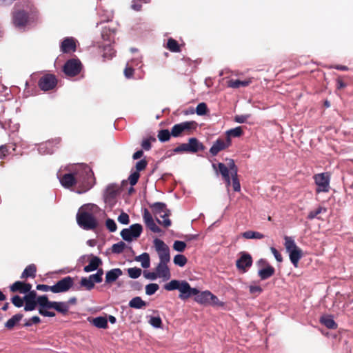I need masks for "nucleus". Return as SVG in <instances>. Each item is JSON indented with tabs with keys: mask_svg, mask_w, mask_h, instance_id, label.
<instances>
[{
	"mask_svg": "<svg viewBox=\"0 0 353 353\" xmlns=\"http://www.w3.org/2000/svg\"><path fill=\"white\" fill-rule=\"evenodd\" d=\"M189 152L195 153L199 150H203L204 145L202 143L199 142L196 138H190L188 140Z\"/></svg>",
	"mask_w": 353,
	"mask_h": 353,
	"instance_id": "4be33fe9",
	"label": "nucleus"
},
{
	"mask_svg": "<svg viewBox=\"0 0 353 353\" xmlns=\"http://www.w3.org/2000/svg\"><path fill=\"white\" fill-rule=\"evenodd\" d=\"M242 236L247 239H261L264 238V235L259 232L248 230L242 234Z\"/></svg>",
	"mask_w": 353,
	"mask_h": 353,
	"instance_id": "ea45409f",
	"label": "nucleus"
},
{
	"mask_svg": "<svg viewBox=\"0 0 353 353\" xmlns=\"http://www.w3.org/2000/svg\"><path fill=\"white\" fill-rule=\"evenodd\" d=\"M82 69V64L78 59H72L66 61L63 66V72L68 77L77 75Z\"/></svg>",
	"mask_w": 353,
	"mask_h": 353,
	"instance_id": "1a4fd4ad",
	"label": "nucleus"
},
{
	"mask_svg": "<svg viewBox=\"0 0 353 353\" xmlns=\"http://www.w3.org/2000/svg\"><path fill=\"white\" fill-rule=\"evenodd\" d=\"M158 253L160 262L169 263L170 261L169 247L161 239H155L153 241Z\"/></svg>",
	"mask_w": 353,
	"mask_h": 353,
	"instance_id": "6e6552de",
	"label": "nucleus"
},
{
	"mask_svg": "<svg viewBox=\"0 0 353 353\" xmlns=\"http://www.w3.org/2000/svg\"><path fill=\"white\" fill-rule=\"evenodd\" d=\"M122 270L120 268H114L108 271L105 274V283H111L117 280L122 275Z\"/></svg>",
	"mask_w": 353,
	"mask_h": 353,
	"instance_id": "412c9836",
	"label": "nucleus"
},
{
	"mask_svg": "<svg viewBox=\"0 0 353 353\" xmlns=\"http://www.w3.org/2000/svg\"><path fill=\"white\" fill-rule=\"evenodd\" d=\"M99 208L94 204H88L82 206L77 214L78 225L86 230H93L97 226V221L94 214Z\"/></svg>",
	"mask_w": 353,
	"mask_h": 353,
	"instance_id": "f03ea898",
	"label": "nucleus"
},
{
	"mask_svg": "<svg viewBox=\"0 0 353 353\" xmlns=\"http://www.w3.org/2000/svg\"><path fill=\"white\" fill-rule=\"evenodd\" d=\"M186 247V244L185 242L181 241H175L173 244V248L174 250L177 252H182L184 251Z\"/></svg>",
	"mask_w": 353,
	"mask_h": 353,
	"instance_id": "5fc2aeb1",
	"label": "nucleus"
},
{
	"mask_svg": "<svg viewBox=\"0 0 353 353\" xmlns=\"http://www.w3.org/2000/svg\"><path fill=\"white\" fill-rule=\"evenodd\" d=\"M38 19L36 12H27L23 10L12 12V21L15 27L23 29L26 26L34 22Z\"/></svg>",
	"mask_w": 353,
	"mask_h": 353,
	"instance_id": "20e7f679",
	"label": "nucleus"
},
{
	"mask_svg": "<svg viewBox=\"0 0 353 353\" xmlns=\"http://www.w3.org/2000/svg\"><path fill=\"white\" fill-rule=\"evenodd\" d=\"M36 297L37 292L34 290L25 295L23 299L26 303L24 306L26 311H32L35 309L37 304Z\"/></svg>",
	"mask_w": 353,
	"mask_h": 353,
	"instance_id": "a211bd4d",
	"label": "nucleus"
},
{
	"mask_svg": "<svg viewBox=\"0 0 353 353\" xmlns=\"http://www.w3.org/2000/svg\"><path fill=\"white\" fill-rule=\"evenodd\" d=\"M136 261L141 262V266L143 268H148L150 265V256L147 252H144L136 257Z\"/></svg>",
	"mask_w": 353,
	"mask_h": 353,
	"instance_id": "f704fd0d",
	"label": "nucleus"
},
{
	"mask_svg": "<svg viewBox=\"0 0 353 353\" xmlns=\"http://www.w3.org/2000/svg\"><path fill=\"white\" fill-rule=\"evenodd\" d=\"M230 145L229 140H226L225 138L223 139L219 137L214 142L213 145L210 148V153L212 156H216L219 152L228 148Z\"/></svg>",
	"mask_w": 353,
	"mask_h": 353,
	"instance_id": "ddd939ff",
	"label": "nucleus"
},
{
	"mask_svg": "<svg viewBox=\"0 0 353 353\" xmlns=\"http://www.w3.org/2000/svg\"><path fill=\"white\" fill-rule=\"evenodd\" d=\"M208 305L213 306H223V303L219 301L218 297L210 292V303Z\"/></svg>",
	"mask_w": 353,
	"mask_h": 353,
	"instance_id": "6e6d98bb",
	"label": "nucleus"
},
{
	"mask_svg": "<svg viewBox=\"0 0 353 353\" xmlns=\"http://www.w3.org/2000/svg\"><path fill=\"white\" fill-rule=\"evenodd\" d=\"M167 48L174 52H178L180 51L179 46L177 41L173 39H169L167 43Z\"/></svg>",
	"mask_w": 353,
	"mask_h": 353,
	"instance_id": "37998d69",
	"label": "nucleus"
},
{
	"mask_svg": "<svg viewBox=\"0 0 353 353\" xmlns=\"http://www.w3.org/2000/svg\"><path fill=\"white\" fill-rule=\"evenodd\" d=\"M24 299H21L19 296L16 295L12 298V303L17 307H20L23 304Z\"/></svg>",
	"mask_w": 353,
	"mask_h": 353,
	"instance_id": "338daca9",
	"label": "nucleus"
},
{
	"mask_svg": "<svg viewBox=\"0 0 353 353\" xmlns=\"http://www.w3.org/2000/svg\"><path fill=\"white\" fill-rule=\"evenodd\" d=\"M103 274V271L102 269H99L97 272V273L91 274L89 276V279L93 284L94 285L95 283H99L102 281V276Z\"/></svg>",
	"mask_w": 353,
	"mask_h": 353,
	"instance_id": "79ce46f5",
	"label": "nucleus"
},
{
	"mask_svg": "<svg viewBox=\"0 0 353 353\" xmlns=\"http://www.w3.org/2000/svg\"><path fill=\"white\" fill-rule=\"evenodd\" d=\"M75 174L77 193H85L92 188L95 179L91 168L88 165L84 164L77 165L75 167Z\"/></svg>",
	"mask_w": 353,
	"mask_h": 353,
	"instance_id": "f257e3e1",
	"label": "nucleus"
},
{
	"mask_svg": "<svg viewBox=\"0 0 353 353\" xmlns=\"http://www.w3.org/2000/svg\"><path fill=\"white\" fill-rule=\"evenodd\" d=\"M183 132L179 123L174 125L171 129V134L174 137L180 136Z\"/></svg>",
	"mask_w": 353,
	"mask_h": 353,
	"instance_id": "bf43d9fd",
	"label": "nucleus"
},
{
	"mask_svg": "<svg viewBox=\"0 0 353 353\" xmlns=\"http://www.w3.org/2000/svg\"><path fill=\"white\" fill-rule=\"evenodd\" d=\"M141 269L139 268H130L128 269V276L132 279H137L141 274Z\"/></svg>",
	"mask_w": 353,
	"mask_h": 353,
	"instance_id": "de8ad7c7",
	"label": "nucleus"
},
{
	"mask_svg": "<svg viewBox=\"0 0 353 353\" xmlns=\"http://www.w3.org/2000/svg\"><path fill=\"white\" fill-rule=\"evenodd\" d=\"M142 231V225L139 223H135L131 225L129 228L123 229L120 234L123 240L130 242L134 239L139 237Z\"/></svg>",
	"mask_w": 353,
	"mask_h": 353,
	"instance_id": "0eeeda50",
	"label": "nucleus"
},
{
	"mask_svg": "<svg viewBox=\"0 0 353 353\" xmlns=\"http://www.w3.org/2000/svg\"><path fill=\"white\" fill-rule=\"evenodd\" d=\"M243 134L242 127L238 126L234 128L228 130L225 132V139L229 140L230 145L232 144V137H239Z\"/></svg>",
	"mask_w": 353,
	"mask_h": 353,
	"instance_id": "bb28decb",
	"label": "nucleus"
},
{
	"mask_svg": "<svg viewBox=\"0 0 353 353\" xmlns=\"http://www.w3.org/2000/svg\"><path fill=\"white\" fill-rule=\"evenodd\" d=\"M118 221L123 225L128 224L130 222L128 214L124 212H122L118 216Z\"/></svg>",
	"mask_w": 353,
	"mask_h": 353,
	"instance_id": "680f3d73",
	"label": "nucleus"
},
{
	"mask_svg": "<svg viewBox=\"0 0 353 353\" xmlns=\"http://www.w3.org/2000/svg\"><path fill=\"white\" fill-rule=\"evenodd\" d=\"M134 63H135V64L137 65L141 63V60L139 59H136L132 60L130 62L127 63L126 67L124 70V75L128 79L131 78L133 76L134 69L132 67L134 65Z\"/></svg>",
	"mask_w": 353,
	"mask_h": 353,
	"instance_id": "c756f323",
	"label": "nucleus"
},
{
	"mask_svg": "<svg viewBox=\"0 0 353 353\" xmlns=\"http://www.w3.org/2000/svg\"><path fill=\"white\" fill-rule=\"evenodd\" d=\"M73 284L74 279L69 276H66L59 281L56 284L52 285V292L61 293L67 292L73 285Z\"/></svg>",
	"mask_w": 353,
	"mask_h": 353,
	"instance_id": "9b49d317",
	"label": "nucleus"
},
{
	"mask_svg": "<svg viewBox=\"0 0 353 353\" xmlns=\"http://www.w3.org/2000/svg\"><path fill=\"white\" fill-rule=\"evenodd\" d=\"M164 289L167 291L179 290V297L181 300H186L199 292L197 288H191L190 285L185 280H172L164 285Z\"/></svg>",
	"mask_w": 353,
	"mask_h": 353,
	"instance_id": "7ed1b4c3",
	"label": "nucleus"
},
{
	"mask_svg": "<svg viewBox=\"0 0 353 353\" xmlns=\"http://www.w3.org/2000/svg\"><path fill=\"white\" fill-rule=\"evenodd\" d=\"M22 314H17L8 319L5 323V327L8 330L12 329L23 318Z\"/></svg>",
	"mask_w": 353,
	"mask_h": 353,
	"instance_id": "72a5a7b5",
	"label": "nucleus"
},
{
	"mask_svg": "<svg viewBox=\"0 0 353 353\" xmlns=\"http://www.w3.org/2000/svg\"><path fill=\"white\" fill-rule=\"evenodd\" d=\"M252 81H251L250 79L243 80V81H241V80H239V79H236V80L231 79V80L228 81V86L230 87V88H232L236 89V88H239L240 87H246L248 85H250V83Z\"/></svg>",
	"mask_w": 353,
	"mask_h": 353,
	"instance_id": "2f4dec72",
	"label": "nucleus"
},
{
	"mask_svg": "<svg viewBox=\"0 0 353 353\" xmlns=\"http://www.w3.org/2000/svg\"><path fill=\"white\" fill-rule=\"evenodd\" d=\"M41 321V319L37 316H34L31 319H28L24 324V326L26 327H30L33 324H37L39 323Z\"/></svg>",
	"mask_w": 353,
	"mask_h": 353,
	"instance_id": "69168bd1",
	"label": "nucleus"
},
{
	"mask_svg": "<svg viewBox=\"0 0 353 353\" xmlns=\"http://www.w3.org/2000/svg\"><path fill=\"white\" fill-rule=\"evenodd\" d=\"M315 183L317 185V192H327L330 188V175L327 173L317 174L314 176Z\"/></svg>",
	"mask_w": 353,
	"mask_h": 353,
	"instance_id": "9d476101",
	"label": "nucleus"
},
{
	"mask_svg": "<svg viewBox=\"0 0 353 353\" xmlns=\"http://www.w3.org/2000/svg\"><path fill=\"white\" fill-rule=\"evenodd\" d=\"M274 272V268L270 265H267V267L259 270L258 275L261 280H266L273 276Z\"/></svg>",
	"mask_w": 353,
	"mask_h": 353,
	"instance_id": "5701e85b",
	"label": "nucleus"
},
{
	"mask_svg": "<svg viewBox=\"0 0 353 353\" xmlns=\"http://www.w3.org/2000/svg\"><path fill=\"white\" fill-rule=\"evenodd\" d=\"M61 50L64 53L75 51L76 44L74 39L73 38L65 39L61 43Z\"/></svg>",
	"mask_w": 353,
	"mask_h": 353,
	"instance_id": "aec40b11",
	"label": "nucleus"
},
{
	"mask_svg": "<svg viewBox=\"0 0 353 353\" xmlns=\"http://www.w3.org/2000/svg\"><path fill=\"white\" fill-rule=\"evenodd\" d=\"M327 212V209L324 207L319 206L316 210L310 211L308 213L307 219H313L315 218L319 219L318 217V215L321 213H325Z\"/></svg>",
	"mask_w": 353,
	"mask_h": 353,
	"instance_id": "a19ab883",
	"label": "nucleus"
},
{
	"mask_svg": "<svg viewBox=\"0 0 353 353\" xmlns=\"http://www.w3.org/2000/svg\"><path fill=\"white\" fill-rule=\"evenodd\" d=\"M174 263L180 267H183L187 263V258L182 254H176L173 259Z\"/></svg>",
	"mask_w": 353,
	"mask_h": 353,
	"instance_id": "a18cd8bd",
	"label": "nucleus"
},
{
	"mask_svg": "<svg viewBox=\"0 0 353 353\" xmlns=\"http://www.w3.org/2000/svg\"><path fill=\"white\" fill-rule=\"evenodd\" d=\"M57 84V79L52 74H46L42 77L39 81V88L44 91L53 89Z\"/></svg>",
	"mask_w": 353,
	"mask_h": 353,
	"instance_id": "4468645a",
	"label": "nucleus"
},
{
	"mask_svg": "<svg viewBox=\"0 0 353 353\" xmlns=\"http://www.w3.org/2000/svg\"><path fill=\"white\" fill-rule=\"evenodd\" d=\"M208 107L205 103H200L196 108V113L199 116H203L207 114Z\"/></svg>",
	"mask_w": 353,
	"mask_h": 353,
	"instance_id": "8fccbe9b",
	"label": "nucleus"
},
{
	"mask_svg": "<svg viewBox=\"0 0 353 353\" xmlns=\"http://www.w3.org/2000/svg\"><path fill=\"white\" fill-rule=\"evenodd\" d=\"M168 263L160 262L155 268V272L159 278L164 281L169 280L171 277V273L168 266Z\"/></svg>",
	"mask_w": 353,
	"mask_h": 353,
	"instance_id": "f3484780",
	"label": "nucleus"
},
{
	"mask_svg": "<svg viewBox=\"0 0 353 353\" xmlns=\"http://www.w3.org/2000/svg\"><path fill=\"white\" fill-rule=\"evenodd\" d=\"M210 292L208 290H205L201 292L199 291L197 294H194L193 296H195L194 301L202 305H208V303H210Z\"/></svg>",
	"mask_w": 353,
	"mask_h": 353,
	"instance_id": "b1692460",
	"label": "nucleus"
},
{
	"mask_svg": "<svg viewBox=\"0 0 353 353\" xmlns=\"http://www.w3.org/2000/svg\"><path fill=\"white\" fill-rule=\"evenodd\" d=\"M101 264V259L97 257H93L89 262L88 265H85L83 270L85 272H90L97 270L98 267Z\"/></svg>",
	"mask_w": 353,
	"mask_h": 353,
	"instance_id": "c85d7f7f",
	"label": "nucleus"
},
{
	"mask_svg": "<svg viewBox=\"0 0 353 353\" xmlns=\"http://www.w3.org/2000/svg\"><path fill=\"white\" fill-rule=\"evenodd\" d=\"M52 309H54L58 312L65 314L69 310V305L67 302L54 301Z\"/></svg>",
	"mask_w": 353,
	"mask_h": 353,
	"instance_id": "7c9ffc66",
	"label": "nucleus"
},
{
	"mask_svg": "<svg viewBox=\"0 0 353 353\" xmlns=\"http://www.w3.org/2000/svg\"><path fill=\"white\" fill-rule=\"evenodd\" d=\"M284 239L285 247L289 253L290 261L295 268H297L299 261L302 257V250L297 247L292 237L285 236Z\"/></svg>",
	"mask_w": 353,
	"mask_h": 353,
	"instance_id": "39448f33",
	"label": "nucleus"
},
{
	"mask_svg": "<svg viewBox=\"0 0 353 353\" xmlns=\"http://www.w3.org/2000/svg\"><path fill=\"white\" fill-rule=\"evenodd\" d=\"M252 264V259L250 254L243 252L241 253V257L236 261V265L239 270L246 272L248 269Z\"/></svg>",
	"mask_w": 353,
	"mask_h": 353,
	"instance_id": "f8f14e48",
	"label": "nucleus"
},
{
	"mask_svg": "<svg viewBox=\"0 0 353 353\" xmlns=\"http://www.w3.org/2000/svg\"><path fill=\"white\" fill-rule=\"evenodd\" d=\"M148 165V162L145 159H141L136 163V171L139 172L143 170Z\"/></svg>",
	"mask_w": 353,
	"mask_h": 353,
	"instance_id": "0e129e2a",
	"label": "nucleus"
},
{
	"mask_svg": "<svg viewBox=\"0 0 353 353\" xmlns=\"http://www.w3.org/2000/svg\"><path fill=\"white\" fill-rule=\"evenodd\" d=\"M37 268L34 264L28 265L21 274V278L35 277Z\"/></svg>",
	"mask_w": 353,
	"mask_h": 353,
	"instance_id": "c9c22d12",
	"label": "nucleus"
},
{
	"mask_svg": "<svg viewBox=\"0 0 353 353\" xmlns=\"http://www.w3.org/2000/svg\"><path fill=\"white\" fill-rule=\"evenodd\" d=\"M38 151L41 154H52L54 152L50 142H46L39 145Z\"/></svg>",
	"mask_w": 353,
	"mask_h": 353,
	"instance_id": "58836bf2",
	"label": "nucleus"
},
{
	"mask_svg": "<svg viewBox=\"0 0 353 353\" xmlns=\"http://www.w3.org/2000/svg\"><path fill=\"white\" fill-rule=\"evenodd\" d=\"M145 225L153 232H155V233L161 232V228L157 225V224L155 223L154 220L148 223Z\"/></svg>",
	"mask_w": 353,
	"mask_h": 353,
	"instance_id": "e2e57ef3",
	"label": "nucleus"
},
{
	"mask_svg": "<svg viewBox=\"0 0 353 353\" xmlns=\"http://www.w3.org/2000/svg\"><path fill=\"white\" fill-rule=\"evenodd\" d=\"M228 161V165L230 170V174L232 181L233 189L235 192H239L241 190V185L238 179V169L234 163V161L232 159H227Z\"/></svg>",
	"mask_w": 353,
	"mask_h": 353,
	"instance_id": "2eb2a0df",
	"label": "nucleus"
},
{
	"mask_svg": "<svg viewBox=\"0 0 353 353\" xmlns=\"http://www.w3.org/2000/svg\"><path fill=\"white\" fill-rule=\"evenodd\" d=\"M148 322L155 328H160L162 325V321L159 316H150Z\"/></svg>",
	"mask_w": 353,
	"mask_h": 353,
	"instance_id": "3c124183",
	"label": "nucleus"
},
{
	"mask_svg": "<svg viewBox=\"0 0 353 353\" xmlns=\"http://www.w3.org/2000/svg\"><path fill=\"white\" fill-rule=\"evenodd\" d=\"M37 304L39 306V309H52V306L54 301H50L46 295L39 296L37 298Z\"/></svg>",
	"mask_w": 353,
	"mask_h": 353,
	"instance_id": "a878e982",
	"label": "nucleus"
},
{
	"mask_svg": "<svg viewBox=\"0 0 353 353\" xmlns=\"http://www.w3.org/2000/svg\"><path fill=\"white\" fill-rule=\"evenodd\" d=\"M171 135V132L168 130H161L159 132L158 138L160 141L165 142L170 139Z\"/></svg>",
	"mask_w": 353,
	"mask_h": 353,
	"instance_id": "49530a36",
	"label": "nucleus"
},
{
	"mask_svg": "<svg viewBox=\"0 0 353 353\" xmlns=\"http://www.w3.org/2000/svg\"><path fill=\"white\" fill-rule=\"evenodd\" d=\"M320 321L329 329H336L337 327V324L331 316H322Z\"/></svg>",
	"mask_w": 353,
	"mask_h": 353,
	"instance_id": "4c0bfd02",
	"label": "nucleus"
},
{
	"mask_svg": "<svg viewBox=\"0 0 353 353\" xmlns=\"http://www.w3.org/2000/svg\"><path fill=\"white\" fill-rule=\"evenodd\" d=\"M105 226L108 230L111 232H114L117 230V226L115 221L112 219H108L105 221Z\"/></svg>",
	"mask_w": 353,
	"mask_h": 353,
	"instance_id": "13d9d810",
	"label": "nucleus"
},
{
	"mask_svg": "<svg viewBox=\"0 0 353 353\" xmlns=\"http://www.w3.org/2000/svg\"><path fill=\"white\" fill-rule=\"evenodd\" d=\"M58 178L61 184L66 188H71L74 185H76V174H75V168L73 172L71 173L64 174L63 176L57 174Z\"/></svg>",
	"mask_w": 353,
	"mask_h": 353,
	"instance_id": "dca6fc26",
	"label": "nucleus"
},
{
	"mask_svg": "<svg viewBox=\"0 0 353 353\" xmlns=\"http://www.w3.org/2000/svg\"><path fill=\"white\" fill-rule=\"evenodd\" d=\"M104 52L103 57L107 59L112 58L115 54V51L112 49L110 46H105L104 48Z\"/></svg>",
	"mask_w": 353,
	"mask_h": 353,
	"instance_id": "864d4df0",
	"label": "nucleus"
},
{
	"mask_svg": "<svg viewBox=\"0 0 353 353\" xmlns=\"http://www.w3.org/2000/svg\"><path fill=\"white\" fill-rule=\"evenodd\" d=\"M174 151L175 152H189V148H188V143H182L181 145H179V146H177L176 148H174Z\"/></svg>",
	"mask_w": 353,
	"mask_h": 353,
	"instance_id": "774afa93",
	"label": "nucleus"
},
{
	"mask_svg": "<svg viewBox=\"0 0 353 353\" xmlns=\"http://www.w3.org/2000/svg\"><path fill=\"white\" fill-rule=\"evenodd\" d=\"M140 174L138 172L134 171L130 174V175L128 177V181L130 184L133 186L137 184L139 179Z\"/></svg>",
	"mask_w": 353,
	"mask_h": 353,
	"instance_id": "4d7b16f0",
	"label": "nucleus"
},
{
	"mask_svg": "<svg viewBox=\"0 0 353 353\" xmlns=\"http://www.w3.org/2000/svg\"><path fill=\"white\" fill-rule=\"evenodd\" d=\"M159 286L157 283H150L145 286V294L148 296L153 295L159 290Z\"/></svg>",
	"mask_w": 353,
	"mask_h": 353,
	"instance_id": "09e8293b",
	"label": "nucleus"
},
{
	"mask_svg": "<svg viewBox=\"0 0 353 353\" xmlns=\"http://www.w3.org/2000/svg\"><path fill=\"white\" fill-rule=\"evenodd\" d=\"M126 247V245L123 241H119L117 243H114L112 246V252L114 254H121L123 252Z\"/></svg>",
	"mask_w": 353,
	"mask_h": 353,
	"instance_id": "c03bdc74",
	"label": "nucleus"
},
{
	"mask_svg": "<svg viewBox=\"0 0 353 353\" xmlns=\"http://www.w3.org/2000/svg\"><path fill=\"white\" fill-rule=\"evenodd\" d=\"M183 132L190 133L191 131L195 130L197 127V123L194 121H185L179 123Z\"/></svg>",
	"mask_w": 353,
	"mask_h": 353,
	"instance_id": "e433bc0d",
	"label": "nucleus"
},
{
	"mask_svg": "<svg viewBox=\"0 0 353 353\" xmlns=\"http://www.w3.org/2000/svg\"><path fill=\"white\" fill-rule=\"evenodd\" d=\"M128 305L131 308L141 309L147 306V303L140 296H135L129 301Z\"/></svg>",
	"mask_w": 353,
	"mask_h": 353,
	"instance_id": "cd10ccee",
	"label": "nucleus"
},
{
	"mask_svg": "<svg viewBox=\"0 0 353 353\" xmlns=\"http://www.w3.org/2000/svg\"><path fill=\"white\" fill-rule=\"evenodd\" d=\"M249 291L252 294H259L263 292V289L260 285L253 283L249 286Z\"/></svg>",
	"mask_w": 353,
	"mask_h": 353,
	"instance_id": "052dcab7",
	"label": "nucleus"
},
{
	"mask_svg": "<svg viewBox=\"0 0 353 353\" xmlns=\"http://www.w3.org/2000/svg\"><path fill=\"white\" fill-rule=\"evenodd\" d=\"M81 285L85 288L88 290L94 288V285L88 277H83L81 280Z\"/></svg>",
	"mask_w": 353,
	"mask_h": 353,
	"instance_id": "603ef678",
	"label": "nucleus"
},
{
	"mask_svg": "<svg viewBox=\"0 0 353 353\" xmlns=\"http://www.w3.org/2000/svg\"><path fill=\"white\" fill-rule=\"evenodd\" d=\"M91 323L97 328L105 329L108 327V319L103 316L94 318L92 319Z\"/></svg>",
	"mask_w": 353,
	"mask_h": 353,
	"instance_id": "473e14b6",
	"label": "nucleus"
},
{
	"mask_svg": "<svg viewBox=\"0 0 353 353\" xmlns=\"http://www.w3.org/2000/svg\"><path fill=\"white\" fill-rule=\"evenodd\" d=\"M212 168L216 173L219 172L223 178L230 176V170L228 165H225L223 163H213Z\"/></svg>",
	"mask_w": 353,
	"mask_h": 353,
	"instance_id": "393cba45",
	"label": "nucleus"
},
{
	"mask_svg": "<svg viewBox=\"0 0 353 353\" xmlns=\"http://www.w3.org/2000/svg\"><path fill=\"white\" fill-rule=\"evenodd\" d=\"M151 208L154 215L159 216L161 218L163 219V221H160L157 219V221L159 224L165 228L171 225V221L168 219V210L164 203L156 202L151 205Z\"/></svg>",
	"mask_w": 353,
	"mask_h": 353,
	"instance_id": "423d86ee",
	"label": "nucleus"
},
{
	"mask_svg": "<svg viewBox=\"0 0 353 353\" xmlns=\"http://www.w3.org/2000/svg\"><path fill=\"white\" fill-rule=\"evenodd\" d=\"M32 285L30 283H25L21 281H16L10 286L12 292H19L20 293H29L31 292Z\"/></svg>",
	"mask_w": 353,
	"mask_h": 353,
	"instance_id": "6ab92c4d",
	"label": "nucleus"
}]
</instances>
